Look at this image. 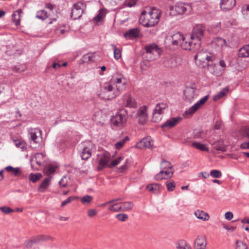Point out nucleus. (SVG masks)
I'll return each instance as SVG.
<instances>
[{
    "mask_svg": "<svg viewBox=\"0 0 249 249\" xmlns=\"http://www.w3.org/2000/svg\"><path fill=\"white\" fill-rule=\"evenodd\" d=\"M206 29L202 24L195 25L192 30L190 39L181 44V48L185 50L195 51L201 45V40L204 37Z\"/></svg>",
    "mask_w": 249,
    "mask_h": 249,
    "instance_id": "f257e3e1",
    "label": "nucleus"
},
{
    "mask_svg": "<svg viewBox=\"0 0 249 249\" xmlns=\"http://www.w3.org/2000/svg\"><path fill=\"white\" fill-rule=\"evenodd\" d=\"M161 11L158 8L152 7L142 11L140 22L145 27H152L160 21Z\"/></svg>",
    "mask_w": 249,
    "mask_h": 249,
    "instance_id": "f03ea898",
    "label": "nucleus"
},
{
    "mask_svg": "<svg viewBox=\"0 0 249 249\" xmlns=\"http://www.w3.org/2000/svg\"><path fill=\"white\" fill-rule=\"evenodd\" d=\"M119 94L120 91L108 82L103 86L99 95L101 98L104 100H111L115 98Z\"/></svg>",
    "mask_w": 249,
    "mask_h": 249,
    "instance_id": "7ed1b4c3",
    "label": "nucleus"
},
{
    "mask_svg": "<svg viewBox=\"0 0 249 249\" xmlns=\"http://www.w3.org/2000/svg\"><path fill=\"white\" fill-rule=\"evenodd\" d=\"M42 131L39 128H29L28 137L29 141L33 147L39 145L42 140Z\"/></svg>",
    "mask_w": 249,
    "mask_h": 249,
    "instance_id": "20e7f679",
    "label": "nucleus"
},
{
    "mask_svg": "<svg viewBox=\"0 0 249 249\" xmlns=\"http://www.w3.org/2000/svg\"><path fill=\"white\" fill-rule=\"evenodd\" d=\"M127 119V111L124 108L119 110L111 119L112 124L116 126L122 127L124 125Z\"/></svg>",
    "mask_w": 249,
    "mask_h": 249,
    "instance_id": "39448f33",
    "label": "nucleus"
},
{
    "mask_svg": "<svg viewBox=\"0 0 249 249\" xmlns=\"http://www.w3.org/2000/svg\"><path fill=\"white\" fill-rule=\"evenodd\" d=\"M79 146L82 150L81 158L84 160L89 159L95 149V145L91 141L85 142L82 143Z\"/></svg>",
    "mask_w": 249,
    "mask_h": 249,
    "instance_id": "423d86ee",
    "label": "nucleus"
},
{
    "mask_svg": "<svg viewBox=\"0 0 249 249\" xmlns=\"http://www.w3.org/2000/svg\"><path fill=\"white\" fill-rule=\"evenodd\" d=\"M86 4L82 1L74 3L71 9V17L74 19L81 18L86 9Z\"/></svg>",
    "mask_w": 249,
    "mask_h": 249,
    "instance_id": "0eeeda50",
    "label": "nucleus"
},
{
    "mask_svg": "<svg viewBox=\"0 0 249 249\" xmlns=\"http://www.w3.org/2000/svg\"><path fill=\"white\" fill-rule=\"evenodd\" d=\"M109 83L120 91L125 88L126 80L122 74H115L112 77Z\"/></svg>",
    "mask_w": 249,
    "mask_h": 249,
    "instance_id": "6e6552de",
    "label": "nucleus"
},
{
    "mask_svg": "<svg viewBox=\"0 0 249 249\" xmlns=\"http://www.w3.org/2000/svg\"><path fill=\"white\" fill-rule=\"evenodd\" d=\"M132 117L138 120L140 124H143L147 119V107L145 106L139 108L137 111H134L131 115Z\"/></svg>",
    "mask_w": 249,
    "mask_h": 249,
    "instance_id": "1a4fd4ad",
    "label": "nucleus"
},
{
    "mask_svg": "<svg viewBox=\"0 0 249 249\" xmlns=\"http://www.w3.org/2000/svg\"><path fill=\"white\" fill-rule=\"evenodd\" d=\"M172 10L178 15L187 14L192 10V6L190 3L179 2L173 7Z\"/></svg>",
    "mask_w": 249,
    "mask_h": 249,
    "instance_id": "9d476101",
    "label": "nucleus"
},
{
    "mask_svg": "<svg viewBox=\"0 0 249 249\" xmlns=\"http://www.w3.org/2000/svg\"><path fill=\"white\" fill-rule=\"evenodd\" d=\"M209 95H206L200 99L198 102L186 110L183 115L185 117H189L192 115L201 106H202L207 101Z\"/></svg>",
    "mask_w": 249,
    "mask_h": 249,
    "instance_id": "9b49d317",
    "label": "nucleus"
},
{
    "mask_svg": "<svg viewBox=\"0 0 249 249\" xmlns=\"http://www.w3.org/2000/svg\"><path fill=\"white\" fill-rule=\"evenodd\" d=\"M167 107L168 105L165 103H160L156 105L153 113V120L154 122H159L161 119L163 111Z\"/></svg>",
    "mask_w": 249,
    "mask_h": 249,
    "instance_id": "f8f14e48",
    "label": "nucleus"
},
{
    "mask_svg": "<svg viewBox=\"0 0 249 249\" xmlns=\"http://www.w3.org/2000/svg\"><path fill=\"white\" fill-rule=\"evenodd\" d=\"M44 155L41 153L35 154L31 159L32 167L36 170H39L44 161Z\"/></svg>",
    "mask_w": 249,
    "mask_h": 249,
    "instance_id": "ddd939ff",
    "label": "nucleus"
},
{
    "mask_svg": "<svg viewBox=\"0 0 249 249\" xmlns=\"http://www.w3.org/2000/svg\"><path fill=\"white\" fill-rule=\"evenodd\" d=\"M110 160V154L105 151L99 156L98 170H101L108 164Z\"/></svg>",
    "mask_w": 249,
    "mask_h": 249,
    "instance_id": "4468645a",
    "label": "nucleus"
},
{
    "mask_svg": "<svg viewBox=\"0 0 249 249\" xmlns=\"http://www.w3.org/2000/svg\"><path fill=\"white\" fill-rule=\"evenodd\" d=\"M145 50L147 54H153L155 56L154 57H150L153 59H155L156 57L159 56L161 53V50L154 43L146 46Z\"/></svg>",
    "mask_w": 249,
    "mask_h": 249,
    "instance_id": "2eb2a0df",
    "label": "nucleus"
},
{
    "mask_svg": "<svg viewBox=\"0 0 249 249\" xmlns=\"http://www.w3.org/2000/svg\"><path fill=\"white\" fill-rule=\"evenodd\" d=\"M207 242L205 235H198L194 242L195 249H206Z\"/></svg>",
    "mask_w": 249,
    "mask_h": 249,
    "instance_id": "dca6fc26",
    "label": "nucleus"
},
{
    "mask_svg": "<svg viewBox=\"0 0 249 249\" xmlns=\"http://www.w3.org/2000/svg\"><path fill=\"white\" fill-rule=\"evenodd\" d=\"M195 89L192 87L186 88L184 91V99L188 102H192L194 99L196 98Z\"/></svg>",
    "mask_w": 249,
    "mask_h": 249,
    "instance_id": "f3484780",
    "label": "nucleus"
},
{
    "mask_svg": "<svg viewBox=\"0 0 249 249\" xmlns=\"http://www.w3.org/2000/svg\"><path fill=\"white\" fill-rule=\"evenodd\" d=\"M154 142L150 137H146L138 142L136 146L138 148H153Z\"/></svg>",
    "mask_w": 249,
    "mask_h": 249,
    "instance_id": "a211bd4d",
    "label": "nucleus"
},
{
    "mask_svg": "<svg viewBox=\"0 0 249 249\" xmlns=\"http://www.w3.org/2000/svg\"><path fill=\"white\" fill-rule=\"evenodd\" d=\"M173 171L172 169L161 170L155 176V179L157 180L162 179H167L172 177Z\"/></svg>",
    "mask_w": 249,
    "mask_h": 249,
    "instance_id": "6ab92c4d",
    "label": "nucleus"
},
{
    "mask_svg": "<svg viewBox=\"0 0 249 249\" xmlns=\"http://www.w3.org/2000/svg\"><path fill=\"white\" fill-rule=\"evenodd\" d=\"M99 58L96 53H89L84 55L81 59L82 63H92L96 61Z\"/></svg>",
    "mask_w": 249,
    "mask_h": 249,
    "instance_id": "aec40b11",
    "label": "nucleus"
},
{
    "mask_svg": "<svg viewBox=\"0 0 249 249\" xmlns=\"http://www.w3.org/2000/svg\"><path fill=\"white\" fill-rule=\"evenodd\" d=\"M181 120V117H173L167 120L161 125V126L163 128H171L174 127Z\"/></svg>",
    "mask_w": 249,
    "mask_h": 249,
    "instance_id": "412c9836",
    "label": "nucleus"
},
{
    "mask_svg": "<svg viewBox=\"0 0 249 249\" xmlns=\"http://www.w3.org/2000/svg\"><path fill=\"white\" fill-rule=\"evenodd\" d=\"M123 100L124 106L130 108H135L137 107V103L135 100L132 98L130 94H126L123 96Z\"/></svg>",
    "mask_w": 249,
    "mask_h": 249,
    "instance_id": "4be33fe9",
    "label": "nucleus"
},
{
    "mask_svg": "<svg viewBox=\"0 0 249 249\" xmlns=\"http://www.w3.org/2000/svg\"><path fill=\"white\" fill-rule=\"evenodd\" d=\"M47 240V237L43 235H38L34 237L31 240H27L25 242L24 245L28 248L33 247L35 244L38 243L41 241Z\"/></svg>",
    "mask_w": 249,
    "mask_h": 249,
    "instance_id": "5701e85b",
    "label": "nucleus"
},
{
    "mask_svg": "<svg viewBox=\"0 0 249 249\" xmlns=\"http://www.w3.org/2000/svg\"><path fill=\"white\" fill-rule=\"evenodd\" d=\"M235 3V0H221L220 6L223 10L228 11L233 8Z\"/></svg>",
    "mask_w": 249,
    "mask_h": 249,
    "instance_id": "b1692460",
    "label": "nucleus"
},
{
    "mask_svg": "<svg viewBox=\"0 0 249 249\" xmlns=\"http://www.w3.org/2000/svg\"><path fill=\"white\" fill-rule=\"evenodd\" d=\"M226 42L225 39L221 37H216L213 39L212 41V45L216 50H220L226 46Z\"/></svg>",
    "mask_w": 249,
    "mask_h": 249,
    "instance_id": "393cba45",
    "label": "nucleus"
},
{
    "mask_svg": "<svg viewBox=\"0 0 249 249\" xmlns=\"http://www.w3.org/2000/svg\"><path fill=\"white\" fill-rule=\"evenodd\" d=\"M172 37L173 40V45H178L180 44L181 47V44L186 41V38L184 37L183 35L180 33H177L172 36Z\"/></svg>",
    "mask_w": 249,
    "mask_h": 249,
    "instance_id": "a878e982",
    "label": "nucleus"
},
{
    "mask_svg": "<svg viewBox=\"0 0 249 249\" xmlns=\"http://www.w3.org/2000/svg\"><path fill=\"white\" fill-rule=\"evenodd\" d=\"M139 31L137 28H133L126 32L124 36L126 39H133L138 36Z\"/></svg>",
    "mask_w": 249,
    "mask_h": 249,
    "instance_id": "bb28decb",
    "label": "nucleus"
},
{
    "mask_svg": "<svg viewBox=\"0 0 249 249\" xmlns=\"http://www.w3.org/2000/svg\"><path fill=\"white\" fill-rule=\"evenodd\" d=\"M195 215L198 219L204 221H208L210 218V216L207 213L199 210H197L195 212Z\"/></svg>",
    "mask_w": 249,
    "mask_h": 249,
    "instance_id": "cd10ccee",
    "label": "nucleus"
},
{
    "mask_svg": "<svg viewBox=\"0 0 249 249\" xmlns=\"http://www.w3.org/2000/svg\"><path fill=\"white\" fill-rule=\"evenodd\" d=\"M111 202L109 206L108 209L110 211L118 212H122L121 207V202H117V200H111Z\"/></svg>",
    "mask_w": 249,
    "mask_h": 249,
    "instance_id": "c85d7f7f",
    "label": "nucleus"
},
{
    "mask_svg": "<svg viewBox=\"0 0 249 249\" xmlns=\"http://www.w3.org/2000/svg\"><path fill=\"white\" fill-rule=\"evenodd\" d=\"M52 179L51 177H49L45 178L41 184L38 187V190L40 192H44L46 190V189L49 186L51 180Z\"/></svg>",
    "mask_w": 249,
    "mask_h": 249,
    "instance_id": "c756f323",
    "label": "nucleus"
},
{
    "mask_svg": "<svg viewBox=\"0 0 249 249\" xmlns=\"http://www.w3.org/2000/svg\"><path fill=\"white\" fill-rule=\"evenodd\" d=\"M206 53V52H199L195 55L194 59L197 65H200L201 63H205Z\"/></svg>",
    "mask_w": 249,
    "mask_h": 249,
    "instance_id": "7c9ffc66",
    "label": "nucleus"
},
{
    "mask_svg": "<svg viewBox=\"0 0 249 249\" xmlns=\"http://www.w3.org/2000/svg\"><path fill=\"white\" fill-rule=\"evenodd\" d=\"M51 16L52 14L51 13H48L45 10H41L37 11L36 17L39 19L44 20Z\"/></svg>",
    "mask_w": 249,
    "mask_h": 249,
    "instance_id": "2f4dec72",
    "label": "nucleus"
},
{
    "mask_svg": "<svg viewBox=\"0 0 249 249\" xmlns=\"http://www.w3.org/2000/svg\"><path fill=\"white\" fill-rule=\"evenodd\" d=\"M14 144L17 148H20L22 151H25L27 149V144L26 142L20 139H13Z\"/></svg>",
    "mask_w": 249,
    "mask_h": 249,
    "instance_id": "473e14b6",
    "label": "nucleus"
},
{
    "mask_svg": "<svg viewBox=\"0 0 249 249\" xmlns=\"http://www.w3.org/2000/svg\"><path fill=\"white\" fill-rule=\"evenodd\" d=\"M191 146L196 148L201 151H209V149L207 145L197 142H193L191 144Z\"/></svg>",
    "mask_w": 249,
    "mask_h": 249,
    "instance_id": "72a5a7b5",
    "label": "nucleus"
},
{
    "mask_svg": "<svg viewBox=\"0 0 249 249\" xmlns=\"http://www.w3.org/2000/svg\"><path fill=\"white\" fill-rule=\"evenodd\" d=\"M21 13L22 10L18 9L12 14V21L16 26L19 24L20 17Z\"/></svg>",
    "mask_w": 249,
    "mask_h": 249,
    "instance_id": "f704fd0d",
    "label": "nucleus"
},
{
    "mask_svg": "<svg viewBox=\"0 0 249 249\" xmlns=\"http://www.w3.org/2000/svg\"><path fill=\"white\" fill-rule=\"evenodd\" d=\"M106 12L104 9H100L98 11V14L94 18V21L96 24L102 21L105 17Z\"/></svg>",
    "mask_w": 249,
    "mask_h": 249,
    "instance_id": "c9c22d12",
    "label": "nucleus"
},
{
    "mask_svg": "<svg viewBox=\"0 0 249 249\" xmlns=\"http://www.w3.org/2000/svg\"><path fill=\"white\" fill-rule=\"evenodd\" d=\"M239 57H248L249 56V44L241 48L238 52Z\"/></svg>",
    "mask_w": 249,
    "mask_h": 249,
    "instance_id": "e433bc0d",
    "label": "nucleus"
},
{
    "mask_svg": "<svg viewBox=\"0 0 249 249\" xmlns=\"http://www.w3.org/2000/svg\"><path fill=\"white\" fill-rule=\"evenodd\" d=\"M229 88L226 87L213 97V100L216 101L223 98L229 91Z\"/></svg>",
    "mask_w": 249,
    "mask_h": 249,
    "instance_id": "4c0bfd02",
    "label": "nucleus"
},
{
    "mask_svg": "<svg viewBox=\"0 0 249 249\" xmlns=\"http://www.w3.org/2000/svg\"><path fill=\"white\" fill-rule=\"evenodd\" d=\"M146 189L149 191L154 194L159 193L160 189V185L157 183H152L146 186Z\"/></svg>",
    "mask_w": 249,
    "mask_h": 249,
    "instance_id": "58836bf2",
    "label": "nucleus"
},
{
    "mask_svg": "<svg viewBox=\"0 0 249 249\" xmlns=\"http://www.w3.org/2000/svg\"><path fill=\"white\" fill-rule=\"evenodd\" d=\"M133 207V204L132 202L127 201L121 202V207L122 212H126L130 210Z\"/></svg>",
    "mask_w": 249,
    "mask_h": 249,
    "instance_id": "ea45409f",
    "label": "nucleus"
},
{
    "mask_svg": "<svg viewBox=\"0 0 249 249\" xmlns=\"http://www.w3.org/2000/svg\"><path fill=\"white\" fill-rule=\"evenodd\" d=\"M177 249H191L190 245L184 240L179 241L176 244Z\"/></svg>",
    "mask_w": 249,
    "mask_h": 249,
    "instance_id": "a19ab883",
    "label": "nucleus"
},
{
    "mask_svg": "<svg viewBox=\"0 0 249 249\" xmlns=\"http://www.w3.org/2000/svg\"><path fill=\"white\" fill-rule=\"evenodd\" d=\"M129 138L128 136H125L123 139L117 141L115 144V147L116 149L119 150L122 148Z\"/></svg>",
    "mask_w": 249,
    "mask_h": 249,
    "instance_id": "79ce46f5",
    "label": "nucleus"
},
{
    "mask_svg": "<svg viewBox=\"0 0 249 249\" xmlns=\"http://www.w3.org/2000/svg\"><path fill=\"white\" fill-rule=\"evenodd\" d=\"M137 1V0H125L121 8L124 7H132L136 5Z\"/></svg>",
    "mask_w": 249,
    "mask_h": 249,
    "instance_id": "37998d69",
    "label": "nucleus"
},
{
    "mask_svg": "<svg viewBox=\"0 0 249 249\" xmlns=\"http://www.w3.org/2000/svg\"><path fill=\"white\" fill-rule=\"evenodd\" d=\"M56 167L52 164H50L46 166L44 168V172L48 175L54 173L55 171Z\"/></svg>",
    "mask_w": 249,
    "mask_h": 249,
    "instance_id": "c03bdc74",
    "label": "nucleus"
},
{
    "mask_svg": "<svg viewBox=\"0 0 249 249\" xmlns=\"http://www.w3.org/2000/svg\"><path fill=\"white\" fill-rule=\"evenodd\" d=\"M220 24V22H218L216 23L213 24L211 27L212 32L215 34L218 33L221 30Z\"/></svg>",
    "mask_w": 249,
    "mask_h": 249,
    "instance_id": "a18cd8bd",
    "label": "nucleus"
},
{
    "mask_svg": "<svg viewBox=\"0 0 249 249\" xmlns=\"http://www.w3.org/2000/svg\"><path fill=\"white\" fill-rule=\"evenodd\" d=\"M160 169L161 170H169L170 169H172V166L169 162L166 160H163L160 164Z\"/></svg>",
    "mask_w": 249,
    "mask_h": 249,
    "instance_id": "49530a36",
    "label": "nucleus"
},
{
    "mask_svg": "<svg viewBox=\"0 0 249 249\" xmlns=\"http://www.w3.org/2000/svg\"><path fill=\"white\" fill-rule=\"evenodd\" d=\"M213 148L217 151H224L225 147L222 142H218L213 144Z\"/></svg>",
    "mask_w": 249,
    "mask_h": 249,
    "instance_id": "de8ad7c7",
    "label": "nucleus"
},
{
    "mask_svg": "<svg viewBox=\"0 0 249 249\" xmlns=\"http://www.w3.org/2000/svg\"><path fill=\"white\" fill-rule=\"evenodd\" d=\"M93 197L91 196L86 195L81 198V202L84 204H89L92 200Z\"/></svg>",
    "mask_w": 249,
    "mask_h": 249,
    "instance_id": "09e8293b",
    "label": "nucleus"
},
{
    "mask_svg": "<svg viewBox=\"0 0 249 249\" xmlns=\"http://www.w3.org/2000/svg\"><path fill=\"white\" fill-rule=\"evenodd\" d=\"M210 175L214 178H220L222 176L221 172L217 170H212L210 171Z\"/></svg>",
    "mask_w": 249,
    "mask_h": 249,
    "instance_id": "8fccbe9b",
    "label": "nucleus"
},
{
    "mask_svg": "<svg viewBox=\"0 0 249 249\" xmlns=\"http://www.w3.org/2000/svg\"><path fill=\"white\" fill-rule=\"evenodd\" d=\"M69 180V178L64 176L59 181V183L61 187H65L67 185Z\"/></svg>",
    "mask_w": 249,
    "mask_h": 249,
    "instance_id": "3c124183",
    "label": "nucleus"
},
{
    "mask_svg": "<svg viewBox=\"0 0 249 249\" xmlns=\"http://www.w3.org/2000/svg\"><path fill=\"white\" fill-rule=\"evenodd\" d=\"M167 189L169 192L173 191L176 187L175 183L174 181L167 182L166 183Z\"/></svg>",
    "mask_w": 249,
    "mask_h": 249,
    "instance_id": "603ef678",
    "label": "nucleus"
},
{
    "mask_svg": "<svg viewBox=\"0 0 249 249\" xmlns=\"http://www.w3.org/2000/svg\"><path fill=\"white\" fill-rule=\"evenodd\" d=\"M150 65L149 63L147 61H142L141 63L140 68L142 72L146 71L149 68Z\"/></svg>",
    "mask_w": 249,
    "mask_h": 249,
    "instance_id": "864d4df0",
    "label": "nucleus"
},
{
    "mask_svg": "<svg viewBox=\"0 0 249 249\" xmlns=\"http://www.w3.org/2000/svg\"><path fill=\"white\" fill-rule=\"evenodd\" d=\"M116 217L120 221H125L128 219V216L125 213H121L117 214Z\"/></svg>",
    "mask_w": 249,
    "mask_h": 249,
    "instance_id": "5fc2aeb1",
    "label": "nucleus"
},
{
    "mask_svg": "<svg viewBox=\"0 0 249 249\" xmlns=\"http://www.w3.org/2000/svg\"><path fill=\"white\" fill-rule=\"evenodd\" d=\"M123 160V158L121 157H119L117 159L113 160L108 165V166L110 168L112 167H114L115 166L118 164Z\"/></svg>",
    "mask_w": 249,
    "mask_h": 249,
    "instance_id": "6e6d98bb",
    "label": "nucleus"
},
{
    "mask_svg": "<svg viewBox=\"0 0 249 249\" xmlns=\"http://www.w3.org/2000/svg\"><path fill=\"white\" fill-rule=\"evenodd\" d=\"M236 249H248V247L246 244L241 241H237L236 242Z\"/></svg>",
    "mask_w": 249,
    "mask_h": 249,
    "instance_id": "4d7b16f0",
    "label": "nucleus"
},
{
    "mask_svg": "<svg viewBox=\"0 0 249 249\" xmlns=\"http://www.w3.org/2000/svg\"><path fill=\"white\" fill-rule=\"evenodd\" d=\"M41 175L39 173L36 174H31L30 176V179L32 181L35 182L37 180L39 179V178H41Z\"/></svg>",
    "mask_w": 249,
    "mask_h": 249,
    "instance_id": "13d9d810",
    "label": "nucleus"
},
{
    "mask_svg": "<svg viewBox=\"0 0 249 249\" xmlns=\"http://www.w3.org/2000/svg\"><path fill=\"white\" fill-rule=\"evenodd\" d=\"M45 7L48 9H49L50 12L49 13H51V14L53 13V10H55L56 9V6L53 4L51 3H47L45 4Z\"/></svg>",
    "mask_w": 249,
    "mask_h": 249,
    "instance_id": "bf43d9fd",
    "label": "nucleus"
},
{
    "mask_svg": "<svg viewBox=\"0 0 249 249\" xmlns=\"http://www.w3.org/2000/svg\"><path fill=\"white\" fill-rule=\"evenodd\" d=\"M0 210L5 214H8L14 211V210L11 209L10 207L6 206L0 207Z\"/></svg>",
    "mask_w": 249,
    "mask_h": 249,
    "instance_id": "052dcab7",
    "label": "nucleus"
},
{
    "mask_svg": "<svg viewBox=\"0 0 249 249\" xmlns=\"http://www.w3.org/2000/svg\"><path fill=\"white\" fill-rule=\"evenodd\" d=\"M114 57L116 60H118L121 57V50L118 49H115L113 51Z\"/></svg>",
    "mask_w": 249,
    "mask_h": 249,
    "instance_id": "680f3d73",
    "label": "nucleus"
},
{
    "mask_svg": "<svg viewBox=\"0 0 249 249\" xmlns=\"http://www.w3.org/2000/svg\"><path fill=\"white\" fill-rule=\"evenodd\" d=\"M193 137L195 139H203V135L201 131H195L193 133Z\"/></svg>",
    "mask_w": 249,
    "mask_h": 249,
    "instance_id": "e2e57ef3",
    "label": "nucleus"
},
{
    "mask_svg": "<svg viewBox=\"0 0 249 249\" xmlns=\"http://www.w3.org/2000/svg\"><path fill=\"white\" fill-rule=\"evenodd\" d=\"M164 43L166 45L170 46L171 44L173 45V40L172 36H167L165 38Z\"/></svg>",
    "mask_w": 249,
    "mask_h": 249,
    "instance_id": "0e129e2a",
    "label": "nucleus"
},
{
    "mask_svg": "<svg viewBox=\"0 0 249 249\" xmlns=\"http://www.w3.org/2000/svg\"><path fill=\"white\" fill-rule=\"evenodd\" d=\"M75 197L74 196H70L67 198L65 200L63 201L61 205L62 207H64L66 205L70 203L72 200H74Z\"/></svg>",
    "mask_w": 249,
    "mask_h": 249,
    "instance_id": "69168bd1",
    "label": "nucleus"
},
{
    "mask_svg": "<svg viewBox=\"0 0 249 249\" xmlns=\"http://www.w3.org/2000/svg\"><path fill=\"white\" fill-rule=\"evenodd\" d=\"M168 62L169 63L168 67L171 68H176L178 66V63L175 59H171Z\"/></svg>",
    "mask_w": 249,
    "mask_h": 249,
    "instance_id": "338daca9",
    "label": "nucleus"
},
{
    "mask_svg": "<svg viewBox=\"0 0 249 249\" xmlns=\"http://www.w3.org/2000/svg\"><path fill=\"white\" fill-rule=\"evenodd\" d=\"M129 160L126 159L125 161V163L124 165H123L122 166L120 167L119 171L121 172H124V170H125L128 168L127 164L129 163Z\"/></svg>",
    "mask_w": 249,
    "mask_h": 249,
    "instance_id": "774afa93",
    "label": "nucleus"
}]
</instances>
